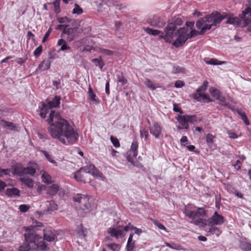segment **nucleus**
Instances as JSON below:
<instances>
[{
    "instance_id": "nucleus-19",
    "label": "nucleus",
    "mask_w": 251,
    "mask_h": 251,
    "mask_svg": "<svg viewBox=\"0 0 251 251\" xmlns=\"http://www.w3.org/2000/svg\"><path fill=\"white\" fill-rule=\"evenodd\" d=\"M86 175V174L81 168L79 170L74 173V177L77 181L85 183Z\"/></svg>"
},
{
    "instance_id": "nucleus-41",
    "label": "nucleus",
    "mask_w": 251,
    "mask_h": 251,
    "mask_svg": "<svg viewBox=\"0 0 251 251\" xmlns=\"http://www.w3.org/2000/svg\"><path fill=\"white\" fill-rule=\"evenodd\" d=\"M47 210L49 211H53L57 209V205L54 201H48L46 203Z\"/></svg>"
},
{
    "instance_id": "nucleus-46",
    "label": "nucleus",
    "mask_w": 251,
    "mask_h": 251,
    "mask_svg": "<svg viewBox=\"0 0 251 251\" xmlns=\"http://www.w3.org/2000/svg\"><path fill=\"white\" fill-rule=\"evenodd\" d=\"M83 10L80 7V6L77 3H75L74 5V8L72 10V13L73 14H76L77 15H81L83 13Z\"/></svg>"
},
{
    "instance_id": "nucleus-36",
    "label": "nucleus",
    "mask_w": 251,
    "mask_h": 251,
    "mask_svg": "<svg viewBox=\"0 0 251 251\" xmlns=\"http://www.w3.org/2000/svg\"><path fill=\"white\" fill-rule=\"evenodd\" d=\"M76 231L77 232L78 237L81 239L85 238L87 236L86 229L83 227L82 225L77 227Z\"/></svg>"
},
{
    "instance_id": "nucleus-29",
    "label": "nucleus",
    "mask_w": 251,
    "mask_h": 251,
    "mask_svg": "<svg viewBox=\"0 0 251 251\" xmlns=\"http://www.w3.org/2000/svg\"><path fill=\"white\" fill-rule=\"evenodd\" d=\"M20 181L23 184L27 186L29 188H32L34 185V182L32 178L28 177H23L20 178Z\"/></svg>"
},
{
    "instance_id": "nucleus-33",
    "label": "nucleus",
    "mask_w": 251,
    "mask_h": 251,
    "mask_svg": "<svg viewBox=\"0 0 251 251\" xmlns=\"http://www.w3.org/2000/svg\"><path fill=\"white\" fill-rule=\"evenodd\" d=\"M41 152L43 154V155L46 157V159L50 163L53 164L54 166H57V163L56 161L54 160V157L51 154L49 153L46 151L42 150Z\"/></svg>"
},
{
    "instance_id": "nucleus-52",
    "label": "nucleus",
    "mask_w": 251,
    "mask_h": 251,
    "mask_svg": "<svg viewBox=\"0 0 251 251\" xmlns=\"http://www.w3.org/2000/svg\"><path fill=\"white\" fill-rule=\"evenodd\" d=\"M215 137L211 134H208L206 137V142L208 146H211L213 142Z\"/></svg>"
},
{
    "instance_id": "nucleus-49",
    "label": "nucleus",
    "mask_w": 251,
    "mask_h": 251,
    "mask_svg": "<svg viewBox=\"0 0 251 251\" xmlns=\"http://www.w3.org/2000/svg\"><path fill=\"white\" fill-rule=\"evenodd\" d=\"M117 78L118 79V81L121 85H124L127 83V80L124 76L122 73L118 74L116 75Z\"/></svg>"
},
{
    "instance_id": "nucleus-44",
    "label": "nucleus",
    "mask_w": 251,
    "mask_h": 251,
    "mask_svg": "<svg viewBox=\"0 0 251 251\" xmlns=\"http://www.w3.org/2000/svg\"><path fill=\"white\" fill-rule=\"evenodd\" d=\"M207 232L209 234H215L217 237L219 236L221 233V231L219 228L213 226H211L208 228Z\"/></svg>"
},
{
    "instance_id": "nucleus-61",
    "label": "nucleus",
    "mask_w": 251,
    "mask_h": 251,
    "mask_svg": "<svg viewBox=\"0 0 251 251\" xmlns=\"http://www.w3.org/2000/svg\"><path fill=\"white\" fill-rule=\"evenodd\" d=\"M184 85V83L181 80H177L175 84L176 88H179L182 87Z\"/></svg>"
},
{
    "instance_id": "nucleus-20",
    "label": "nucleus",
    "mask_w": 251,
    "mask_h": 251,
    "mask_svg": "<svg viewBox=\"0 0 251 251\" xmlns=\"http://www.w3.org/2000/svg\"><path fill=\"white\" fill-rule=\"evenodd\" d=\"M76 29L74 28H65L63 31V33L68 35L67 41L71 42L74 39L76 35Z\"/></svg>"
},
{
    "instance_id": "nucleus-27",
    "label": "nucleus",
    "mask_w": 251,
    "mask_h": 251,
    "mask_svg": "<svg viewBox=\"0 0 251 251\" xmlns=\"http://www.w3.org/2000/svg\"><path fill=\"white\" fill-rule=\"evenodd\" d=\"M125 230L126 231H127L128 230H133L134 233L139 236L140 235L143 233L142 229L134 226L130 223H128V225L125 226Z\"/></svg>"
},
{
    "instance_id": "nucleus-32",
    "label": "nucleus",
    "mask_w": 251,
    "mask_h": 251,
    "mask_svg": "<svg viewBox=\"0 0 251 251\" xmlns=\"http://www.w3.org/2000/svg\"><path fill=\"white\" fill-rule=\"evenodd\" d=\"M88 95L90 100H91L94 104H97L99 103L100 101L99 98L94 93L90 86H89L88 88Z\"/></svg>"
},
{
    "instance_id": "nucleus-28",
    "label": "nucleus",
    "mask_w": 251,
    "mask_h": 251,
    "mask_svg": "<svg viewBox=\"0 0 251 251\" xmlns=\"http://www.w3.org/2000/svg\"><path fill=\"white\" fill-rule=\"evenodd\" d=\"M57 45L60 46V48L58 50V52L61 51L68 50L70 49V46L68 45L66 40L63 39H60L58 40Z\"/></svg>"
},
{
    "instance_id": "nucleus-21",
    "label": "nucleus",
    "mask_w": 251,
    "mask_h": 251,
    "mask_svg": "<svg viewBox=\"0 0 251 251\" xmlns=\"http://www.w3.org/2000/svg\"><path fill=\"white\" fill-rule=\"evenodd\" d=\"M151 133L153 135L155 138H159L161 133V127L157 124H154L150 128Z\"/></svg>"
},
{
    "instance_id": "nucleus-58",
    "label": "nucleus",
    "mask_w": 251,
    "mask_h": 251,
    "mask_svg": "<svg viewBox=\"0 0 251 251\" xmlns=\"http://www.w3.org/2000/svg\"><path fill=\"white\" fill-rule=\"evenodd\" d=\"M110 140H111V141L112 143L113 146L115 147L118 148V147H120L119 141H118V140L116 138H115V137H114L113 136H111L110 137Z\"/></svg>"
},
{
    "instance_id": "nucleus-17",
    "label": "nucleus",
    "mask_w": 251,
    "mask_h": 251,
    "mask_svg": "<svg viewBox=\"0 0 251 251\" xmlns=\"http://www.w3.org/2000/svg\"><path fill=\"white\" fill-rule=\"evenodd\" d=\"M41 189H44L47 191V194L50 196L55 195L59 190V187L56 184H53L50 186H41Z\"/></svg>"
},
{
    "instance_id": "nucleus-55",
    "label": "nucleus",
    "mask_w": 251,
    "mask_h": 251,
    "mask_svg": "<svg viewBox=\"0 0 251 251\" xmlns=\"http://www.w3.org/2000/svg\"><path fill=\"white\" fill-rule=\"evenodd\" d=\"M42 52V47L41 46H39L38 48H37L34 51V55L35 58L38 57L41 53Z\"/></svg>"
},
{
    "instance_id": "nucleus-10",
    "label": "nucleus",
    "mask_w": 251,
    "mask_h": 251,
    "mask_svg": "<svg viewBox=\"0 0 251 251\" xmlns=\"http://www.w3.org/2000/svg\"><path fill=\"white\" fill-rule=\"evenodd\" d=\"M107 232L111 237L118 240L120 238L125 237L126 231L125 230V226L123 228H122L120 226H117L108 228Z\"/></svg>"
},
{
    "instance_id": "nucleus-6",
    "label": "nucleus",
    "mask_w": 251,
    "mask_h": 251,
    "mask_svg": "<svg viewBox=\"0 0 251 251\" xmlns=\"http://www.w3.org/2000/svg\"><path fill=\"white\" fill-rule=\"evenodd\" d=\"M176 24L173 23H169L162 32L161 36L167 43H171L174 41V38L176 37L177 30Z\"/></svg>"
},
{
    "instance_id": "nucleus-15",
    "label": "nucleus",
    "mask_w": 251,
    "mask_h": 251,
    "mask_svg": "<svg viewBox=\"0 0 251 251\" xmlns=\"http://www.w3.org/2000/svg\"><path fill=\"white\" fill-rule=\"evenodd\" d=\"M224 222V217L217 212H215L212 217L208 219V223L211 226L221 225Z\"/></svg>"
},
{
    "instance_id": "nucleus-57",
    "label": "nucleus",
    "mask_w": 251,
    "mask_h": 251,
    "mask_svg": "<svg viewBox=\"0 0 251 251\" xmlns=\"http://www.w3.org/2000/svg\"><path fill=\"white\" fill-rule=\"evenodd\" d=\"M57 20L60 24L68 23L70 22V20L67 17L58 18Z\"/></svg>"
},
{
    "instance_id": "nucleus-23",
    "label": "nucleus",
    "mask_w": 251,
    "mask_h": 251,
    "mask_svg": "<svg viewBox=\"0 0 251 251\" xmlns=\"http://www.w3.org/2000/svg\"><path fill=\"white\" fill-rule=\"evenodd\" d=\"M50 65L51 61L50 58H48L47 60H44L40 64H39L37 70L41 72L48 70L50 68Z\"/></svg>"
},
{
    "instance_id": "nucleus-47",
    "label": "nucleus",
    "mask_w": 251,
    "mask_h": 251,
    "mask_svg": "<svg viewBox=\"0 0 251 251\" xmlns=\"http://www.w3.org/2000/svg\"><path fill=\"white\" fill-rule=\"evenodd\" d=\"M209 92L211 94L212 96L216 99L218 98H219V96L221 95V92L219 91V90L214 87L210 88Z\"/></svg>"
},
{
    "instance_id": "nucleus-39",
    "label": "nucleus",
    "mask_w": 251,
    "mask_h": 251,
    "mask_svg": "<svg viewBox=\"0 0 251 251\" xmlns=\"http://www.w3.org/2000/svg\"><path fill=\"white\" fill-rule=\"evenodd\" d=\"M144 83L147 87L152 91L154 90L156 88L159 87L157 84H154L151 80L148 78L146 79Z\"/></svg>"
},
{
    "instance_id": "nucleus-14",
    "label": "nucleus",
    "mask_w": 251,
    "mask_h": 251,
    "mask_svg": "<svg viewBox=\"0 0 251 251\" xmlns=\"http://www.w3.org/2000/svg\"><path fill=\"white\" fill-rule=\"evenodd\" d=\"M44 238L43 239L45 242H51L55 240L56 238V231L52 230L50 228H47L43 230Z\"/></svg>"
},
{
    "instance_id": "nucleus-3",
    "label": "nucleus",
    "mask_w": 251,
    "mask_h": 251,
    "mask_svg": "<svg viewBox=\"0 0 251 251\" xmlns=\"http://www.w3.org/2000/svg\"><path fill=\"white\" fill-rule=\"evenodd\" d=\"M194 22L187 21L185 27L180 28L177 30V38L172 43L176 47H179L184 44L188 39L198 34V31L194 28Z\"/></svg>"
},
{
    "instance_id": "nucleus-25",
    "label": "nucleus",
    "mask_w": 251,
    "mask_h": 251,
    "mask_svg": "<svg viewBox=\"0 0 251 251\" xmlns=\"http://www.w3.org/2000/svg\"><path fill=\"white\" fill-rule=\"evenodd\" d=\"M60 100L59 96H55L52 100L49 101L47 104L50 109L54 107H58L60 104Z\"/></svg>"
},
{
    "instance_id": "nucleus-54",
    "label": "nucleus",
    "mask_w": 251,
    "mask_h": 251,
    "mask_svg": "<svg viewBox=\"0 0 251 251\" xmlns=\"http://www.w3.org/2000/svg\"><path fill=\"white\" fill-rule=\"evenodd\" d=\"M149 137L148 131L145 129H143L140 130V137L141 138H145V140L147 141Z\"/></svg>"
},
{
    "instance_id": "nucleus-38",
    "label": "nucleus",
    "mask_w": 251,
    "mask_h": 251,
    "mask_svg": "<svg viewBox=\"0 0 251 251\" xmlns=\"http://www.w3.org/2000/svg\"><path fill=\"white\" fill-rule=\"evenodd\" d=\"M240 248L243 251H251V243L246 241H241Z\"/></svg>"
},
{
    "instance_id": "nucleus-22",
    "label": "nucleus",
    "mask_w": 251,
    "mask_h": 251,
    "mask_svg": "<svg viewBox=\"0 0 251 251\" xmlns=\"http://www.w3.org/2000/svg\"><path fill=\"white\" fill-rule=\"evenodd\" d=\"M177 121L179 124L183 126L185 129H188L189 128L188 123V115H185L182 116H179L177 118Z\"/></svg>"
},
{
    "instance_id": "nucleus-2",
    "label": "nucleus",
    "mask_w": 251,
    "mask_h": 251,
    "mask_svg": "<svg viewBox=\"0 0 251 251\" xmlns=\"http://www.w3.org/2000/svg\"><path fill=\"white\" fill-rule=\"evenodd\" d=\"M42 223L36 222V225L26 227V233H25V238L26 242H28L33 249H38L40 251H46L48 249V245L44 241L42 237L37 234L34 231L33 228L36 227L42 226Z\"/></svg>"
},
{
    "instance_id": "nucleus-12",
    "label": "nucleus",
    "mask_w": 251,
    "mask_h": 251,
    "mask_svg": "<svg viewBox=\"0 0 251 251\" xmlns=\"http://www.w3.org/2000/svg\"><path fill=\"white\" fill-rule=\"evenodd\" d=\"M208 85L207 81H204L202 85L199 87L196 91V94L194 95V98L198 101H201V100L207 99V97L201 92L206 90Z\"/></svg>"
},
{
    "instance_id": "nucleus-18",
    "label": "nucleus",
    "mask_w": 251,
    "mask_h": 251,
    "mask_svg": "<svg viewBox=\"0 0 251 251\" xmlns=\"http://www.w3.org/2000/svg\"><path fill=\"white\" fill-rule=\"evenodd\" d=\"M49 109H50L46 103L41 102L39 104L37 112L42 118L45 119Z\"/></svg>"
},
{
    "instance_id": "nucleus-4",
    "label": "nucleus",
    "mask_w": 251,
    "mask_h": 251,
    "mask_svg": "<svg viewBox=\"0 0 251 251\" xmlns=\"http://www.w3.org/2000/svg\"><path fill=\"white\" fill-rule=\"evenodd\" d=\"M184 213L192 220V223L198 226L203 224V219L206 215L205 211L202 208H196L190 204L185 206Z\"/></svg>"
},
{
    "instance_id": "nucleus-26",
    "label": "nucleus",
    "mask_w": 251,
    "mask_h": 251,
    "mask_svg": "<svg viewBox=\"0 0 251 251\" xmlns=\"http://www.w3.org/2000/svg\"><path fill=\"white\" fill-rule=\"evenodd\" d=\"M41 179L42 182L47 184H51L53 183L51 176L45 171L41 172Z\"/></svg>"
},
{
    "instance_id": "nucleus-16",
    "label": "nucleus",
    "mask_w": 251,
    "mask_h": 251,
    "mask_svg": "<svg viewBox=\"0 0 251 251\" xmlns=\"http://www.w3.org/2000/svg\"><path fill=\"white\" fill-rule=\"evenodd\" d=\"M38 167V165L36 163L33 161L29 162L27 166L25 167V175H28L31 176H33L36 173Z\"/></svg>"
},
{
    "instance_id": "nucleus-59",
    "label": "nucleus",
    "mask_w": 251,
    "mask_h": 251,
    "mask_svg": "<svg viewBox=\"0 0 251 251\" xmlns=\"http://www.w3.org/2000/svg\"><path fill=\"white\" fill-rule=\"evenodd\" d=\"M217 99L220 101V104L221 105H224L225 106H228V104L225 103L226 100L225 98L221 95L219 96V98H218Z\"/></svg>"
},
{
    "instance_id": "nucleus-35",
    "label": "nucleus",
    "mask_w": 251,
    "mask_h": 251,
    "mask_svg": "<svg viewBox=\"0 0 251 251\" xmlns=\"http://www.w3.org/2000/svg\"><path fill=\"white\" fill-rule=\"evenodd\" d=\"M144 29L145 31H146L148 34L152 35L154 36H158L159 39H162V37L161 36L162 31H159L157 29H151L149 27H144Z\"/></svg>"
},
{
    "instance_id": "nucleus-48",
    "label": "nucleus",
    "mask_w": 251,
    "mask_h": 251,
    "mask_svg": "<svg viewBox=\"0 0 251 251\" xmlns=\"http://www.w3.org/2000/svg\"><path fill=\"white\" fill-rule=\"evenodd\" d=\"M60 2V0H54L52 3L54 7V10L56 14H59L61 12Z\"/></svg>"
},
{
    "instance_id": "nucleus-43",
    "label": "nucleus",
    "mask_w": 251,
    "mask_h": 251,
    "mask_svg": "<svg viewBox=\"0 0 251 251\" xmlns=\"http://www.w3.org/2000/svg\"><path fill=\"white\" fill-rule=\"evenodd\" d=\"M110 251H119L120 246L116 243H105Z\"/></svg>"
},
{
    "instance_id": "nucleus-64",
    "label": "nucleus",
    "mask_w": 251,
    "mask_h": 251,
    "mask_svg": "<svg viewBox=\"0 0 251 251\" xmlns=\"http://www.w3.org/2000/svg\"><path fill=\"white\" fill-rule=\"evenodd\" d=\"M180 141L182 145L185 146V144H187L188 140L186 136H183L180 139Z\"/></svg>"
},
{
    "instance_id": "nucleus-51",
    "label": "nucleus",
    "mask_w": 251,
    "mask_h": 251,
    "mask_svg": "<svg viewBox=\"0 0 251 251\" xmlns=\"http://www.w3.org/2000/svg\"><path fill=\"white\" fill-rule=\"evenodd\" d=\"M11 172V169H0V177L10 176Z\"/></svg>"
},
{
    "instance_id": "nucleus-62",
    "label": "nucleus",
    "mask_w": 251,
    "mask_h": 251,
    "mask_svg": "<svg viewBox=\"0 0 251 251\" xmlns=\"http://www.w3.org/2000/svg\"><path fill=\"white\" fill-rule=\"evenodd\" d=\"M242 164V162L239 160H237L236 161V163L234 164L233 166H234L235 169H236L237 170H239V169H240Z\"/></svg>"
},
{
    "instance_id": "nucleus-7",
    "label": "nucleus",
    "mask_w": 251,
    "mask_h": 251,
    "mask_svg": "<svg viewBox=\"0 0 251 251\" xmlns=\"http://www.w3.org/2000/svg\"><path fill=\"white\" fill-rule=\"evenodd\" d=\"M81 169L86 174H90L94 177L102 181L105 180V177L97 169L94 165L92 164H87L85 166L81 167Z\"/></svg>"
},
{
    "instance_id": "nucleus-24",
    "label": "nucleus",
    "mask_w": 251,
    "mask_h": 251,
    "mask_svg": "<svg viewBox=\"0 0 251 251\" xmlns=\"http://www.w3.org/2000/svg\"><path fill=\"white\" fill-rule=\"evenodd\" d=\"M133 233H131L129 234L126 245V251H133L135 248V241L133 240Z\"/></svg>"
},
{
    "instance_id": "nucleus-5",
    "label": "nucleus",
    "mask_w": 251,
    "mask_h": 251,
    "mask_svg": "<svg viewBox=\"0 0 251 251\" xmlns=\"http://www.w3.org/2000/svg\"><path fill=\"white\" fill-rule=\"evenodd\" d=\"M240 18L237 17H233L230 14H227V20L226 24L233 25L235 26H242V22L243 21L244 25H248L251 23V8L247 7L244 11H242L241 14L240 15Z\"/></svg>"
},
{
    "instance_id": "nucleus-1",
    "label": "nucleus",
    "mask_w": 251,
    "mask_h": 251,
    "mask_svg": "<svg viewBox=\"0 0 251 251\" xmlns=\"http://www.w3.org/2000/svg\"><path fill=\"white\" fill-rule=\"evenodd\" d=\"M46 121L50 125L48 131L53 138L66 146L76 143L78 133L68 121L61 117L59 112L51 110Z\"/></svg>"
},
{
    "instance_id": "nucleus-30",
    "label": "nucleus",
    "mask_w": 251,
    "mask_h": 251,
    "mask_svg": "<svg viewBox=\"0 0 251 251\" xmlns=\"http://www.w3.org/2000/svg\"><path fill=\"white\" fill-rule=\"evenodd\" d=\"M138 144L136 141H134L131 145L129 155H132L134 158H136L138 155Z\"/></svg>"
},
{
    "instance_id": "nucleus-8",
    "label": "nucleus",
    "mask_w": 251,
    "mask_h": 251,
    "mask_svg": "<svg viewBox=\"0 0 251 251\" xmlns=\"http://www.w3.org/2000/svg\"><path fill=\"white\" fill-rule=\"evenodd\" d=\"M89 199L88 196L80 194L73 197V200L80 204V208L83 210H89L90 208Z\"/></svg>"
},
{
    "instance_id": "nucleus-40",
    "label": "nucleus",
    "mask_w": 251,
    "mask_h": 251,
    "mask_svg": "<svg viewBox=\"0 0 251 251\" xmlns=\"http://www.w3.org/2000/svg\"><path fill=\"white\" fill-rule=\"evenodd\" d=\"M33 249L28 242H26L25 239V242L19 247V251H29Z\"/></svg>"
},
{
    "instance_id": "nucleus-9",
    "label": "nucleus",
    "mask_w": 251,
    "mask_h": 251,
    "mask_svg": "<svg viewBox=\"0 0 251 251\" xmlns=\"http://www.w3.org/2000/svg\"><path fill=\"white\" fill-rule=\"evenodd\" d=\"M227 17V14L223 13L220 14L218 12H213L210 15H206V19L209 23H211L212 26H216L218 24Z\"/></svg>"
},
{
    "instance_id": "nucleus-13",
    "label": "nucleus",
    "mask_w": 251,
    "mask_h": 251,
    "mask_svg": "<svg viewBox=\"0 0 251 251\" xmlns=\"http://www.w3.org/2000/svg\"><path fill=\"white\" fill-rule=\"evenodd\" d=\"M12 173L13 176L24 177L25 176V167L21 163H16L11 167Z\"/></svg>"
},
{
    "instance_id": "nucleus-34",
    "label": "nucleus",
    "mask_w": 251,
    "mask_h": 251,
    "mask_svg": "<svg viewBox=\"0 0 251 251\" xmlns=\"http://www.w3.org/2000/svg\"><path fill=\"white\" fill-rule=\"evenodd\" d=\"M204 62L207 64L213 65H221L226 63V61H219L215 58H205Z\"/></svg>"
},
{
    "instance_id": "nucleus-45",
    "label": "nucleus",
    "mask_w": 251,
    "mask_h": 251,
    "mask_svg": "<svg viewBox=\"0 0 251 251\" xmlns=\"http://www.w3.org/2000/svg\"><path fill=\"white\" fill-rule=\"evenodd\" d=\"M165 244L166 246L168 247L176 250H179L181 249V246L179 244L175 243V242H171V243H168V242H165Z\"/></svg>"
},
{
    "instance_id": "nucleus-37",
    "label": "nucleus",
    "mask_w": 251,
    "mask_h": 251,
    "mask_svg": "<svg viewBox=\"0 0 251 251\" xmlns=\"http://www.w3.org/2000/svg\"><path fill=\"white\" fill-rule=\"evenodd\" d=\"M1 124L4 127H6L9 130H16V126L13 123L7 122L2 120H1Z\"/></svg>"
},
{
    "instance_id": "nucleus-60",
    "label": "nucleus",
    "mask_w": 251,
    "mask_h": 251,
    "mask_svg": "<svg viewBox=\"0 0 251 251\" xmlns=\"http://www.w3.org/2000/svg\"><path fill=\"white\" fill-rule=\"evenodd\" d=\"M227 134L228 135L229 138L231 139H237L239 137L238 135H237V134L234 132H232L231 131H228Z\"/></svg>"
},
{
    "instance_id": "nucleus-11",
    "label": "nucleus",
    "mask_w": 251,
    "mask_h": 251,
    "mask_svg": "<svg viewBox=\"0 0 251 251\" xmlns=\"http://www.w3.org/2000/svg\"><path fill=\"white\" fill-rule=\"evenodd\" d=\"M196 27L198 29H201L198 34H202L207 30L211 29L212 25L211 23H209L206 16L202 18H201L196 22Z\"/></svg>"
},
{
    "instance_id": "nucleus-53",
    "label": "nucleus",
    "mask_w": 251,
    "mask_h": 251,
    "mask_svg": "<svg viewBox=\"0 0 251 251\" xmlns=\"http://www.w3.org/2000/svg\"><path fill=\"white\" fill-rule=\"evenodd\" d=\"M152 221L153 224L155 226H157L158 227V228H159L160 229L164 230L165 231H166L167 232H168L166 228L165 227V226L163 224L158 222L157 221H156L155 220H152Z\"/></svg>"
},
{
    "instance_id": "nucleus-63",
    "label": "nucleus",
    "mask_w": 251,
    "mask_h": 251,
    "mask_svg": "<svg viewBox=\"0 0 251 251\" xmlns=\"http://www.w3.org/2000/svg\"><path fill=\"white\" fill-rule=\"evenodd\" d=\"M172 23L175 24L176 26L177 25H181V24H182V21L180 18H178L173 20Z\"/></svg>"
},
{
    "instance_id": "nucleus-50",
    "label": "nucleus",
    "mask_w": 251,
    "mask_h": 251,
    "mask_svg": "<svg viewBox=\"0 0 251 251\" xmlns=\"http://www.w3.org/2000/svg\"><path fill=\"white\" fill-rule=\"evenodd\" d=\"M189 122L195 124L198 123L201 121V118L198 117L196 115H188Z\"/></svg>"
},
{
    "instance_id": "nucleus-42",
    "label": "nucleus",
    "mask_w": 251,
    "mask_h": 251,
    "mask_svg": "<svg viewBox=\"0 0 251 251\" xmlns=\"http://www.w3.org/2000/svg\"><path fill=\"white\" fill-rule=\"evenodd\" d=\"M92 62L95 64L96 66L99 67L101 70L104 65V63L100 57L93 59Z\"/></svg>"
},
{
    "instance_id": "nucleus-56",
    "label": "nucleus",
    "mask_w": 251,
    "mask_h": 251,
    "mask_svg": "<svg viewBox=\"0 0 251 251\" xmlns=\"http://www.w3.org/2000/svg\"><path fill=\"white\" fill-rule=\"evenodd\" d=\"M30 208V206L27 204H23L19 206V209L22 212H27Z\"/></svg>"
},
{
    "instance_id": "nucleus-31",
    "label": "nucleus",
    "mask_w": 251,
    "mask_h": 251,
    "mask_svg": "<svg viewBox=\"0 0 251 251\" xmlns=\"http://www.w3.org/2000/svg\"><path fill=\"white\" fill-rule=\"evenodd\" d=\"M6 194L10 197H15L20 196V191L17 188L12 187L7 189Z\"/></svg>"
}]
</instances>
